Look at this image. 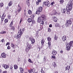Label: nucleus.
<instances>
[{
	"label": "nucleus",
	"instance_id": "obj_15",
	"mask_svg": "<svg viewBox=\"0 0 73 73\" xmlns=\"http://www.w3.org/2000/svg\"><path fill=\"white\" fill-rule=\"evenodd\" d=\"M1 56L2 58H5L6 57V54L4 52L3 53L1 54Z\"/></svg>",
	"mask_w": 73,
	"mask_h": 73
},
{
	"label": "nucleus",
	"instance_id": "obj_6",
	"mask_svg": "<svg viewBox=\"0 0 73 73\" xmlns=\"http://www.w3.org/2000/svg\"><path fill=\"white\" fill-rule=\"evenodd\" d=\"M43 3L44 5H45V6L46 7H49V1L48 0L46 1V2H44Z\"/></svg>",
	"mask_w": 73,
	"mask_h": 73
},
{
	"label": "nucleus",
	"instance_id": "obj_7",
	"mask_svg": "<svg viewBox=\"0 0 73 73\" xmlns=\"http://www.w3.org/2000/svg\"><path fill=\"white\" fill-rule=\"evenodd\" d=\"M45 42V40L44 38L42 39L41 43L42 44V45L41 46V48H42L44 46V42Z\"/></svg>",
	"mask_w": 73,
	"mask_h": 73
},
{
	"label": "nucleus",
	"instance_id": "obj_2",
	"mask_svg": "<svg viewBox=\"0 0 73 73\" xmlns=\"http://www.w3.org/2000/svg\"><path fill=\"white\" fill-rule=\"evenodd\" d=\"M23 32H24V30H23V29H20L19 30L17 36H16V38H17V39L20 38L21 37V34H22Z\"/></svg>",
	"mask_w": 73,
	"mask_h": 73
},
{
	"label": "nucleus",
	"instance_id": "obj_42",
	"mask_svg": "<svg viewBox=\"0 0 73 73\" xmlns=\"http://www.w3.org/2000/svg\"><path fill=\"white\" fill-rule=\"evenodd\" d=\"M5 19V17H1V20L2 21H4V19Z\"/></svg>",
	"mask_w": 73,
	"mask_h": 73
},
{
	"label": "nucleus",
	"instance_id": "obj_18",
	"mask_svg": "<svg viewBox=\"0 0 73 73\" xmlns=\"http://www.w3.org/2000/svg\"><path fill=\"white\" fill-rule=\"evenodd\" d=\"M3 67L5 69H8V68H9V65L5 64L3 66Z\"/></svg>",
	"mask_w": 73,
	"mask_h": 73
},
{
	"label": "nucleus",
	"instance_id": "obj_20",
	"mask_svg": "<svg viewBox=\"0 0 73 73\" xmlns=\"http://www.w3.org/2000/svg\"><path fill=\"white\" fill-rule=\"evenodd\" d=\"M13 1H10L8 4L9 6V7H10V6H11V5H12L13 4Z\"/></svg>",
	"mask_w": 73,
	"mask_h": 73
},
{
	"label": "nucleus",
	"instance_id": "obj_26",
	"mask_svg": "<svg viewBox=\"0 0 73 73\" xmlns=\"http://www.w3.org/2000/svg\"><path fill=\"white\" fill-rule=\"evenodd\" d=\"M62 39L63 41H65V40H66V37L65 36H63Z\"/></svg>",
	"mask_w": 73,
	"mask_h": 73
},
{
	"label": "nucleus",
	"instance_id": "obj_8",
	"mask_svg": "<svg viewBox=\"0 0 73 73\" xmlns=\"http://www.w3.org/2000/svg\"><path fill=\"white\" fill-rule=\"evenodd\" d=\"M52 14H51V16H53V15H55L57 13V12L56 11V10H53L52 11Z\"/></svg>",
	"mask_w": 73,
	"mask_h": 73
},
{
	"label": "nucleus",
	"instance_id": "obj_55",
	"mask_svg": "<svg viewBox=\"0 0 73 73\" xmlns=\"http://www.w3.org/2000/svg\"><path fill=\"white\" fill-rule=\"evenodd\" d=\"M37 50L38 51V52L40 51V48L39 47H38L37 48Z\"/></svg>",
	"mask_w": 73,
	"mask_h": 73
},
{
	"label": "nucleus",
	"instance_id": "obj_28",
	"mask_svg": "<svg viewBox=\"0 0 73 73\" xmlns=\"http://www.w3.org/2000/svg\"><path fill=\"white\" fill-rule=\"evenodd\" d=\"M41 0H38L36 2V5H38V4H39V3H41Z\"/></svg>",
	"mask_w": 73,
	"mask_h": 73
},
{
	"label": "nucleus",
	"instance_id": "obj_46",
	"mask_svg": "<svg viewBox=\"0 0 73 73\" xmlns=\"http://www.w3.org/2000/svg\"><path fill=\"white\" fill-rule=\"evenodd\" d=\"M41 73H45L44 71V70H43V68H41Z\"/></svg>",
	"mask_w": 73,
	"mask_h": 73
},
{
	"label": "nucleus",
	"instance_id": "obj_27",
	"mask_svg": "<svg viewBox=\"0 0 73 73\" xmlns=\"http://www.w3.org/2000/svg\"><path fill=\"white\" fill-rule=\"evenodd\" d=\"M14 69H15L16 70H17V69H18V66L16 65H14Z\"/></svg>",
	"mask_w": 73,
	"mask_h": 73
},
{
	"label": "nucleus",
	"instance_id": "obj_57",
	"mask_svg": "<svg viewBox=\"0 0 73 73\" xmlns=\"http://www.w3.org/2000/svg\"><path fill=\"white\" fill-rule=\"evenodd\" d=\"M9 44H10V42H7L6 44V45H9Z\"/></svg>",
	"mask_w": 73,
	"mask_h": 73
},
{
	"label": "nucleus",
	"instance_id": "obj_11",
	"mask_svg": "<svg viewBox=\"0 0 73 73\" xmlns=\"http://www.w3.org/2000/svg\"><path fill=\"white\" fill-rule=\"evenodd\" d=\"M27 49H29L30 50V49L31 48V44H30L28 42H27Z\"/></svg>",
	"mask_w": 73,
	"mask_h": 73
},
{
	"label": "nucleus",
	"instance_id": "obj_52",
	"mask_svg": "<svg viewBox=\"0 0 73 73\" xmlns=\"http://www.w3.org/2000/svg\"><path fill=\"white\" fill-rule=\"evenodd\" d=\"M51 31V30H50V28H48V32H50Z\"/></svg>",
	"mask_w": 73,
	"mask_h": 73
},
{
	"label": "nucleus",
	"instance_id": "obj_56",
	"mask_svg": "<svg viewBox=\"0 0 73 73\" xmlns=\"http://www.w3.org/2000/svg\"><path fill=\"white\" fill-rule=\"evenodd\" d=\"M55 26H56L57 27H58L59 26V24L58 23H56V25Z\"/></svg>",
	"mask_w": 73,
	"mask_h": 73
},
{
	"label": "nucleus",
	"instance_id": "obj_45",
	"mask_svg": "<svg viewBox=\"0 0 73 73\" xmlns=\"http://www.w3.org/2000/svg\"><path fill=\"white\" fill-rule=\"evenodd\" d=\"M28 61L29 62H30V63H33V62L32 61V60H31V59H29L28 60Z\"/></svg>",
	"mask_w": 73,
	"mask_h": 73
},
{
	"label": "nucleus",
	"instance_id": "obj_21",
	"mask_svg": "<svg viewBox=\"0 0 73 73\" xmlns=\"http://www.w3.org/2000/svg\"><path fill=\"white\" fill-rule=\"evenodd\" d=\"M31 18H29L28 20L27 21L29 23H31L32 21V20Z\"/></svg>",
	"mask_w": 73,
	"mask_h": 73
},
{
	"label": "nucleus",
	"instance_id": "obj_24",
	"mask_svg": "<svg viewBox=\"0 0 73 73\" xmlns=\"http://www.w3.org/2000/svg\"><path fill=\"white\" fill-rule=\"evenodd\" d=\"M30 18L31 19H34V18H35V15L33 14L30 16Z\"/></svg>",
	"mask_w": 73,
	"mask_h": 73
},
{
	"label": "nucleus",
	"instance_id": "obj_31",
	"mask_svg": "<svg viewBox=\"0 0 73 73\" xmlns=\"http://www.w3.org/2000/svg\"><path fill=\"white\" fill-rule=\"evenodd\" d=\"M31 41V44H35V39L33 38V40H32Z\"/></svg>",
	"mask_w": 73,
	"mask_h": 73
},
{
	"label": "nucleus",
	"instance_id": "obj_25",
	"mask_svg": "<svg viewBox=\"0 0 73 73\" xmlns=\"http://www.w3.org/2000/svg\"><path fill=\"white\" fill-rule=\"evenodd\" d=\"M28 13L29 14V15H31L32 13V11H31V10H29L28 11Z\"/></svg>",
	"mask_w": 73,
	"mask_h": 73
},
{
	"label": "nucleus",
	"instance_id": "obj_17",
	"mask_svg": "<svg viewBox=\"0 0 73 73\" xmlns=\"http://www.w3.org/2000/svg\"><path fill=\"white\" fill-rule=\"evenodd\" d=\"M11 46L12 48H15V45L12 42H11Z\"/></svg>",
	"mask_w": 73,
	"mask_h": 73
},
{
	"label": "nucleus",
	"instance_id": "obj_62",
	"mask_svg": "<svg viewBox=\"0 0 73 73\" xmlns=\"http://www.w3.org/2000/svg\"><path fill=\"white\" fill-rule=\"evenodd\" d=\"M54 2H52L51 3V5H53V4H54Z\"/></svg>",
	"mask_w": 73,
	"mask_h": 73
},
{
	"label": "nucleus",
	"instance_id": "obj_58",
	"mask_svg": "<svg viewBox=\"0 0 73 73\" xmlns=\"http://www.w3.org/2000/svg\"><path fill=\"white\" fill-rule=\"evenodd\" d=\"M22 22V18H21L20 19V23H21Z\"/></svg>",
	"mask_w": 73,
	"mask_h": 73
},
{
	"label": "nucleus",
	"instance_id": "obj_9",
	"mask_svg": "<svg viewBox=\"0 0 73 73\" xmlns=\"http://www.w3.org/2000/svg\"><path fill=\"white\" fill-rule=\"evenodd\" d=\"M52 19L53 20V21L55 22V23H56L57 21V18L55 16H54L52 17Z\"/></svg>",
	"mask_w": 73,
	"mask_h": 73
},
{
	"label": "nucleus",
	"instance_id": "obj_49",
	"mask_svg": "<svg viewBox=\"0 0 73 73\" xmlns=\"http://www.w3.org/2000/svg\"><path fill=\"white\" fill-rule=\"evenodd\" d=\"M30 50V49H29V48H27L25 49V50L26 52H28L29 50Z\"/></svg>",
	"mask_w": 73,
	"mask_h": 73
},
{
	"label": "nucleus",
	"instance_id": "obj_29",
	"mask_svg": "<svg viewBox=\"0 0 73 73\" xmlns=\"http://www.w3.org/2000/svg\"><path fill=\"white\" fill-rule=\"evenodd\" d=\"M48 48H51V43H50V41H49L48 42Z\"/></svg>",
	"mask_w": 73,
	"mask_h": 73
},
{
	"label": "nucleus",
	"instance_id": "obj_59",
	"mask_svg": "<svg viewBox=\"0 0 73 73\" xmlns=\"http://www.w3.org/2000/svg\"><path fill=\"white\" fill-rule=\"evenodd\" d=\"M3 73H7V71H5L3 72Z\"/></svg>",
	"mask_w": 73,
	"mask_h": 73
},
{
	"label": "nucleus",
	"instance_id": "obj_51",
	"mask_svg": "<svg viewBox=\"0 0 73 73\" xmlns=\"http://www.w3.org/2000/svg\"><path fill=\"white\" fill-rule=\"evenodd\" d=\"M11 17V15H8L7 16L8 19H10Z\"/></svg>",
	"mask_w": 73,
	"mask_h": 73
},
{
	"label": "nucleus",
	"instance_id": "obj_47",
	"mask_svg": "<svg viewBox=\"0 0 73 73\" xmlns=\"http://www.w3.org/2000/svg\"><path fill=\"white\" fill-rule=\"evenodd\" d=\"M54 56L55 55H52V56H51V58H53V59H55V58H56V57Z\"/></svg>",
	"mask_w": 73,
	"mask_h": 73
},
{
	"label": "nucleus",
	"instance_id": "obj_12",
	"mask_svg": "<svg viewBox=\"0 0 73 73\" xmlns=\"http://www.w3.org/2000/svg\"><path fill=\"white\" fill-rule=\"evenodd\" d=\"M57 53V52L54 50H53L52 52V54L53 56H55L56 55Z\"/></svg>",
	"mask_w": 73,
	"mask_h": 73
},
{
	"label": "nucleus",
	"instance_id": "obj_61",
	"mask_svg": "<svg viewBox=\"0 0 73 73\" xmlns=\"http://www.w3.org/2000/svg\"><path fill=\"white\" fill-rule=\"evenodd\" d=\"M49 27H50V28L51 27H52V25L51 24L50 25Z\"/></svg>",
	"mask_w": 73,
	"mask_h": 73
},
{
	"label": "nucleus",
	"instance_id": "obj_48",
	"mask_svg": "<svg viewBox=\"0 0 73 73\" xmlns=\"http://www.w3.org/2000/svg\"><path fill=\"white\" fill-rule=\"evenodd\" d=\"M29 40L30 41H31L33 40V39L32 38V37H30L29 38Z\"/></svg>",
	"mask_w": 73,
	"mask_h": 73
},
{
	"label": "nucleus",
	"instance_id": "obj_38",
	"mask_svg": "<svg viewBox=\"0 0 73 73\" xmlns=\"http://www.w3.org/2000/svg\"><path fill=\"white\" fill-rule=\"evenodd\" d=\"M12 25H13V21H11V23L9 25L10 27H12Z\"/></svg>",
	"mask_w": 73,
	"mask_h": 73
},
{
	"label": "nucleus",
	"instance_id": "obj_5",
	"mask_svg": "<svg viewBox=\"0 0 73 73\" xmlns=\"http://www.w3.org/2000/svg\"><path fill=\"white\" fill-rule=\"evenodd\" d=\"M28 72L29 73H35V69L33 68V69L31 68L30 70H28Z\"/></svg>",
	"mask_w": 73,
	"mask_h": 73
},
{
	"label": "nucleus",
	"instance_id": "obj_43",
	"mask_svg": "<svg viewBox=\"0 0 73 73\" xmlns=\"http://www.w3.org/2000/svg\"><path fill=\"white\" fill-rule=\"evenodd\" d=\"M54 64H53L54 66V68H55V67H56V62H54Z\"/></svg>",
	"mask_w": 73,
	"mask_h": 73
},
{
	"label": "nucleus",
	"instance_id": "obj_53",
	"mask_svg": "<svg viewBox=\"0 0 73 73\" xmlns=\"http://www.w3.org/2000/svg\"><path fill=\"white\" fill-rule=\"evenodd\" d=\"M0 5L1 7H3V3L0 4Z\"/></svg>",
	"mask_w": 73,
	"mask_h": 73
},
{
	"label": "nucleus",
	"instance_id": "obj_40",
	"mask_svg": "<svg viewBox=\"0 0 73 73\" xmlns=\"http://www.w3.org/2000/svg\"><path fill=\"white\" fill-rule=\"evenodd\" d=\"M4 21H5V23H8V20L7 19H5V20Z\"/></svg>",
	"mask_w": 73,
	"mask_h": 73
},
{
	"label": "nucleus",
	"instance_id": "obj_37",
	"mask_svg": "<svg viewBox=\"0 0 73 73\" xmlns=\"http://www.w3.org/2000/svg\"><path fill=\"white\" fill-rule=\"evenodd\" d=\"M40 24H42L43 25L44 24V21H43L42 20H41L40 21Z\"/></svg>",
	"mask_w": 73,
	"mask_h": 73
},
{
	"label": "nucleus",
	"instance_id": "obj_39",
	"mask_svg": "<svg viewBox=\"0 0 73 73\" xmlns=\"http://www.w3.org/2000/svg\"><path fill=\"white\" fill-rule=\"evenodd\" d=\"M57 38H58V37L56 35H55L54 37V39L55 40H57Z\"/></svg>",
	"mask_w": 73,
	"mask_h": 73
},
{
	"label": "nucleus",
	"instance_id": "obj_16",
	"mask_svg": "<svg viewBox=\"0 0 73 73\" xmlns=\"http://www.w3.org/2000/svg\"><path fill=\"white\" fill-rule=\"evenodd\" d=\"M19 69L20 70V72L21 73H23V72H24V69H23L22 67H20L19 68Z\"/></svg>",
	"mask_w": 73,
	"mask_h": 73
},
{
	"label": "nucleus",
	"instance_id": "obj_13",
	"mask_svg": "<svg viewBox=\"0 0 73 73\" xmlns=\"http://www.w3.org/2000/svg\"><path fill=\"white\" fill-rule=\"evenodd\" d=\"M38 10L39 12H41L42 11V7H39L38 8Z\"/></svg>",
	"mask_w": 73,
	"mask_h": 73
},
{
	"label": "nucleus",
	"instance_id": "obj_22",
	"mask_svg": "<svg viewBox=\"0 0 73 73\" xmlns=\"http://www.w3.org/2000/svg\"><path fill=\"white\" fill-rule=\"evenodd\" d=\"M61 11H62V13H65V12H66V9H62Z\"/></svg>",
	"mask_w": 73,
	"mask_h": 73
},
{
	"label": "nucleus",
	"instance_id": "obj_1",
	"mask_svg": "<svg viewBox=\"0 0 73 73\" xmlns=\"http://www.w3.org/2000/svg\"><path fill=\"white\" fill-rule=\"evenodd\" d=\"M66 10L67 11V13L68 15L70 14V11H72V8H73V3L72 2H69L67 6L66 7Z\"/></svg>",
	"mask_w": 73,
	"mask_h": 73
},
{
	"label": "nucleus",
	"instance_id": "obj_3",
	"mask_svg": "<svg viewBox=\"0 0 73 73\" xmlns=\"http://www.w3.org/2000/svg\"><path fill=\"white\" fill-rule=\"evenodd\" d=\"M72 46V41H71L69 43L67 44L66 46V50H70Z\"/></svg>",
	"mask_w": 73,
	"mask_h": 73
},
{
	"label": "nucleus",
	"instance_id": "obj_10",
	"mask_svg": "<svg viewBox=\"0 0 73 73\" xmlns=\"http://www.w3.org/2000/svg\"><path fill=\"white\" fill-rule=\"evenodd\" d=\"M18 13H20V12L21 11V7L20 5L19 4L18 5Z\"/></svg>",
	"mask_w": 73,
	"mask_h": 73
},
{
	"label": "nucleus",
	"instance_id": "obj_19",
	"mask_svg": "<svg viewBox=\"0 0 73 73\" xmlns=\"http://www.w3.org/2000/svg\"><path fill=\"white\" fill-rule=\"evenodd\" d=\"M70 66H67L65 68V70H69L70 69Z\"/></svg>",
	"mask_w": 73,
	"mask_h": 73
},
{
	"label": "nucleus",
	"instance_id": "obj_50",
	"mask_svg": "<svg viewBox=\"0 0 73 73\" xmlns=\"http://www.w3.org/2000/svg\"><path fill=\"white\" fill-rule=\"evenodd\" d=\"M7 49H11V47L9 46H8L7 47Z\"/></svg>",
	"mask_w": 73,
	"mask_h": 73
},
{
	"label": "nucleus",
	"instance_id": "obj_54",
	"mask_svg": "<svg viewBox=\"0 0 73 73\" xmlns=\"http://www.w3.org/2000/svg\"><path fill=\"white\" fill-rule=\"evenodd\" d=\"M1 41L2 42H4V39H1Z\"/></svg>",
	"mask_w": 73,
	"mask_h": 73
},
{
	"label": "nucleus",
	"instance_id": "obj_41",
	"mask_svg": "<svg viewBox=\"0 0 73 73\" xmlns=\"http://www.w3.org/2000/svg\"><path fill=\"white\" fill-rule=\"evenodd\" d=\"M41 12H39L37 10L36 12V14H37V15H39L40 14V13Z\"/></svg>",
	"mask_w": 73,
	"mask_h": 73
},
{
	"label": "nucleus",
	"instance_id": "obj_35",
	"mask_svg": "<svg viewBox=\"0 0 73 73\" xmlns=\"http://www.w3.org/2000/svg\"><path fill=\"white\" fill-rule=\"evenodd\" d=\"M41 20V18H40V17H38V23H39V22H40Z\"/></svg>",
	"mask_w": 73,
	"mask_h": 73
},
{
	"label": "nucleus",
	"instance_id": "obj_23",
	"mask_svg": "<svg viewBox=\"0 0 73 73\" xmlns=\"http://www.w3.org/2000/svg\"><path fill=\"white\" fill-rule=\"evenodd\" d=\"M26 3L28 6L30 5V3L29 2V0H26Z\"/></svg>",
	"mask_w": 73,
	"mask_h": 73
},
{
	"label": "nucleus",
	"instance_id": "obj_64",
	"mask_svg": "<svg viewBox=\"0 0 73 73\" xmlns=\"http://www.w3.org/2000/svg\"><path fill=\"white\" fill-rule=\"evenodd\" d=\"M36 36L37 37H38V33H37L36 34Z\"/></svg>",
	"mask_w": 73,
	"mask_h": 73
},
{
	"label": "nucleus",
	"instance_id": "obj_4",
	"mask_svg": "<svg viewBox=\"0 0 73 73\" xmlns=\"http://www.w3.org/2000/svg\"><path fill=\"white\" fill-rule=\"evenodd\" d=\"M72 24V21L70 20H68L66 21V27H68L69 26H70Z\"/></svg>",
	"mask_w": 73,
	"mask_h": 73
},
{
	"label": "nucleus",
	"instance_id": "obj_60",
	"mask_svg": "<svg viewBox=\"0 0 73 73\" xmlns=\"http://www.w3.org/2000/svg\"><path fill=\"white\" fill-rule=\"evenodd\" d=\"M32 24H35V21H32Z\"/></svg>",
	"mask_w": 73,
	"mask_h": 73
},
{
	"label": "nucleus",
	"instance_id": "obj_36",
	"mask_svg": "<svg viewBox=\"0 0 73 73\" xmlns=\"http://www.w3.org/2000/svg\"><path fill=\"white\" fill-rule=\"evenodd\" d=\"M47 40L48 41H51V38L50 37H49L47 38Z\"/></svg>",
	"mask_w": 73,
	"mask_h": 73
},
{
	"label": "nucleus",
	"instance_id": "obj_30",
	"mask_svg": "<svg viewBox=\"0 0 73 73\" xmlns=\"http://www.w3.org/2000/svg\"><path fill=\"white\" fill-rule=\"evenodd\" d=\"M10 70H11V72H13V65H12V64H11L10 65Z\"/></svg>",
	"mask_w": 73,
	"mask_h": 73
},
{
	"label": "nucleus",
	"instance_id": "obj_34",
	"mask_svg": "<svg viewBox=\"0 0 73 73\" xmlns=\"http://www.w3.org/2000/svg\"><path fill=\"white\" fill-rule=\"evenodd\" d=\"M11 30H13V31H14L15 30V27H14L12 26L11 27Z\"/></svg>",
	"mask_w": 73,
	"mask_h": 73
},
{
	"label": "nucleus",
	"instance_id": "obj_14",
	"mask_svg": "<svg viewBox=\"0 0 73 73\" xmlns=\"http://www.w3.org/2000/svg\"><path fill=\"white\" fill-rule=\"evenodd\" d=\"M41 18L42 20H44L46 19V16L44 15H42L41 16Z\"/></svg>",
	"mask_w": 73,
	"mask_h": 73
},
{
	"label": "nucleus",
	"instance_id": "obj_44",
	"mask_svg": "<svg viewBox=\"0 0 73 73\" xmlns=\"http://www.w3.org/2000/svg\"><path fill=\"white\" fill-rule=\"evenodd\" d=\"M1 17H5V13H3V14Z\"/></svg>",
	"mask_w": 73,
	"mask_h": 73
},
{
	"label": "nucleus",
	"instance_id": "obj_32",
	"mask_svg": "<svg viewBox=\"0 0 73 73\" xmlns=\"http://www.w3.org/2000/svg\"><path fill=\"white\" fill-rule=\"evenodd\" d=\"M64 0H60L59 1L60 4H62L64 3Z\"/></svg>",
	"mask_w": 73,
	"mask_h": 73
},
{
	"label": "nucleus",
	"instance_id": "obj_33",
	"mask_svg": "<svg viewBox=\"0 0 73 73\" xmlns=\"http://www.w3.org/2000/svg\"><path fill=\"white\" fill-rule=\"evenodd\" d=\"M6 31H2L0 33L1 34H4L5 33H6Z\"/></svg>",
	"mask_w": 73,
	"mask_h": 73
},
{
	"label": "nucleus",
	"instance_id": "obj_63",
	"mask_svg": "<svg viewBox=\"0 0 73 73\" xmlns=\"http://www.w3.org/2000/svg\"><path fill=\"white\" fill-rule=\"evenodd\" d=\"M63 51L62 50L60 51V53H63Z\"/></svg>",
	"mask_w": 73,
	"mask_h": 73
}]
</instances>
